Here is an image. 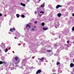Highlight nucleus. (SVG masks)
I'll return each mask as SVG.
<instances>
[{
	"instance_id": "obj_1",
	"label": "nucleus",
	"mask_w": 74,
	"mask_h": 74,
	"mask_svg": "<svg viewBox=\"0 0 74 74\" xmlns=\"http://www.w3.org/2000/svg\"><path fill=\"white\" fill-rule=\"evenodd\" d=\"M12 60L14 63H15V65L16 64H18V63H19V60L18 59V57H16L14 60V59L13 60Z\"/></svg>"
},
{
	"instance_id": "obj_2",
	"label": "nucleus",
	"mask_w": 74,
	"mask_h": 74,
	"mask_svg": "<svg viewBox=\"0 0 74 74\" xmlns=\"http://www.w3.org/2000/svg\"><path fill=\"white\" fill-rule=\"evenodd\" d=\"M53 25L56 28H58L60 25L59 23L57 22H55L53 23Z\"/></svg>"
},
{
	"instance_id": "obj_3",
	"label": "nucleus",
	"mask_w": 74,
	"mask_h": 74,
	"mask_svg": "<svg viewBox=\"0 0 74 74\" xmlns=\"http://www.w3.org/2000/svg\"><path fill=\"white\" fill-rule=\"evenodd\" d=\"M26 64V59H23L21 65L23 66H25Z\"/></svg>"
},
{
	"instance_id": "obj_4",
	"label": "nucleus",
	"mask_w": 74,
	"mask_h": 74,
	"mask_svg": "<svg viewBox=\"0 0 74 74\" xmlns=\"http://www.w3.org/2000/svg\"><path fill=\"white\" fill-rule=\"evenodd\" d=\"M29 25V24H28L26 26V29L27 30H29V29H30V27H31Z\"/></svg>"
},
{
	"instance_id": "obj_5",
	"label": "nucleus",
	"mask_w": 74,
	"mask_h": 74,
	"mask_svg": "<svg viewBox=\"0 0 74 74\" xmlns=\"http://www.w3.org/2000/svg\"><path fill=\"white\" fill-rule=\"evenodd\" d=\"M16 34V36L17 37H19L21 36L20 34L18 32H16V33L15 34Z\"/></svg>"
},
{
	"instance_id": "obj_6",
	"label": "nucleus",
	"mask_w": 74,
	"mask_h": 74,
	"mask_svg": "<svg viewBox=\"0 0 74 74\" xmlns=\"http://www.w3.org/2000/svg\"><path fill=\"white\" fill-rule=\"evenodd\" d=\"M53 55V52L52 51H50L48 54H47V56H51Z\"/></svg>"
},
{
	"instance_id": "obj_7",
	"label": "nucleus",
	"mask_w": 74,
	"mask_h": 74,
	"mask_svg": "<svg viewBox=\"0 0 74 74\" xmlns=\"http://www.w3.org/2000/svg\"><path fill=\"white\" fill-rule=\"evenodd\" d=\"M1 47L2 48H4L5 47V44L4 43H2L1 45Z\"/></svg>"
},
{
	"instance_id": "obj_8",
	"label": "nucleus",
	"mask_w": 74,
	"mask_h": 74,
	"mask_svg": "<svg viewBox=\"0 0 74 74\" xmlns=\"http://www.w3.org/2000/svg\"><path fill=\"white\" fill-rule=\"evenodd\" d=\"M26 70H29V69H33V67H29V66H27L26 68Z\"/></svg>"
},
{
	"instance_id": "obj_9",
	"label": "nucleus",
	"mask_w": 74,
	"mask_h": 74,
	"mask_svg": "<svg viewBox=\"0 0 74 74\" xmlns=\"http://www.w3.org/2000/svg\"><path fill=\"white\" fill-rule=\"evenodd\" d=\"M16 30V29H15V28L13 27V28L12 29H10V32H13Z\"/></svg>"
},
{
	"instance_id": "obj_10",
	"label": "nucleus",
	"mask_w": 74,
	"mask_h": 74,
	"mask_svg": "<svg viewBox=\"0 0 74 74\" xmlns=\"http://www.w3.org/2000/svg\"><path fill=\"white\" fill-rule=\"evenodd\" d=\"M41 73V70L40 69H39L36 72V74H38L39 73Z\"/></svg>"
},
{
	"instance_id": "obj_11",
	"label": "nucleus",
	"mask_w": 74,
	"mask_h": 74,
	"mask_svg": "<svg viewBox=\"0 0 74 74\" xmlns=\"http://www.w3.org/2000/svg\"><path fill=\"white\" fill-rule=\"evenodd\" d=\"M58 47V45L57 44H55L54 45V49H56Z\"/></svg>"
},
{
	"instance_id": "obj_12",
	"label": "nucleus",
	"mask_w": 74,
	"mask_h": 74,
	"mask_svg": "<svg viewBox=\"0 0 74 74\" xmlns=\"http://www.w3.org/2000/svg\"><path fill=\"white\" fill-rule=\"evenodd\" d=\"M7 64V63L5 62H2L0 61V64Z\"/></svg>"
},
{
	"instance_id": "obj_13",
	"label": "nucleus",
	"mask_w": 74,
	"mask_h": 74,
	"mask_svg": "<svg viewBox=\"0 0 74 74\" xmlns=\"http://www.w3.org/2000/svg\"><path fill=\"white\" fill-rule=\"evenodd\" d=\"M59 7H62V5H58L56 6V9H57V8H58Z\"/></svg>"
},
{
	"instance_id": "obj_14",
	"label": "nucleus",
	"mask_w": 74,
	"mask_h": 74,
	"mask_svg": "<svg viewBox=\"0 0 74 74\" xmlns=\"http://www.w3.org/2000/svg\"><path fill=\"white\" fill-rule=\"evenodd\" d=\"M25 72H26L27 73H25V74H30V72H29V71L27 70H25Z\"/></svg>"
},
{
	"instance_id": "obj_15",
	"label": "nucleus",
	"mask_w": 74,
	"mask_h": 74,
	"mask_svg": "<svg viewBox=\"0 0 74 74\" xmlns=\"http://www.w3.org/2000/svg\"><path fill=\"white\" fill-rule=\"evenodd\" d=\"M20 4H21V5H22V6H23V7H25L26 6V5H25L24 3H20Z\"/></svg>"
},
{
	"instance_id": "obj_16",
	"label": "nucleus",
	"mask_w": 74,
	"mask_h": 74,
	"mask_svg": "<svg viewBox=\"0 0 74 74\" xmlns=\"http://www.w3.org/2000/svg\"><path fill=\"white\" fill-rule=\"evenodd\" d=\"M58 73L57 74H59L60 73H62V71L60 69L58 71Z\"/></svg>"
},
{
	"instance_id": "obj_17",
	"label": "nucleus",
	"mask_w": 74,
	"mask_h": 74,
	"mask_svg": "<svg viewBox=\"0 0 74 74\" xmlns=\"http://www.w3.org/2000/svg\"><path fill=\"white\" fill-rule=\"evenodd\" d=\"M70 66L71 67H74V64H73V63H71L70 64Z\"/></svg>"
},
{
	"instance_id": "obj_18",
	"label": "nucleus",
	"mask_w": 74,
	"mask_h": 74,
	"mask_svg": "<svg viewBox=\"0 0 74 74\" xmlns=\"http://www.w3.org/2000/svg\"><path fill=\"white\" fill-rule=\"evenodd\" d=\"M61 15H62V14H61L60 13L58 14L57 16H58V17H60Z\"/></svg>"
},
{
	"instance_id": "obj_19",
	"label": "nucleus",
	"mask_w": 74,
	"mask_h": 74,
	"mask_svg": "<svg viewBox=\"0 0 74 74\" xmlns=\"http://www.w3.org/2000/svg\"><path fill=\"white\" fill-rule=\"evenodd\" d=\"M43 29L44 30H48V28L45 27H44L43 28Z\"/></svg>"
},
{
	"instance_id": "obj_20",
	"label": "nucleus",
	"mask_w": 74,
	"mask_h": 74,
	"mask_svg": "<svg viewBox=\"0 0 74 74\" xmlns=\"http://www.w3.org/2000/svg\"><path fill=\"white\" fill-rule=\"evenodd\" d=\"M60 51H61V48H60L59 49H58L57 50V52H60Z\"/></svg>"
},
{
	"instance_id": "obj_21",
	"label": "nucleus",
	"mask_w": 74,
	"mask_h": 74,
	"mask_svg": "<svg viewBox=\"0 0 74 74\" xmlns=\"http://www.w3.org/2000/svg\"><path fill=\"white\" fill-rule=\"evenodd\" d=\"M44 57H42L40 59V60L41 62H43V60H44Z\"/></svg>"
},
{
	"instance_id": "obj_22",
	"label": "nucleus",
	"mask_w": 74,
	"mask_h": 74,
	"mask_svg": "<svg viewBox=\"0 0 74 74\" xmlns=\"http://www.w3.org/2000/svg\"><path fill=\"white\" fill-rule=\"evenodd\" d=\"M56 64L57 66L58 65V66H60V63L58 62H57Z\"/></svg>"
},
{
	"instance_id": "obj_23",
	"label": "nucleus",
	"mask_w": 74,
	"mask_h": 74,
	"mask_svg": "<svg viewBox=\"0 0 74 74\" xmlns=\"http://www.w3.org/2000/svg\"><path fill=\"white\" fill-rule=\"evenodd\" d=\"M4 51H5V52H7L8 51V49L7 48H6L4 50Z\"/></svg>"
},
{
	"instance_id": "obj_24",
	"label": "nucleus",
	"mask_w": 74,
	"mask_h": 74,
	"mask_svg": "<svg viewBox=\"0 0 74 74\" xmlns=\"http://www.w3.org/2000/svg\"><path fill=\"white\" fill-rule=\"evenodd\" d=\"M46 51H47V52H48V53H49L50 52H51L52 51H51V50H47Z\"/></svg>"
},
{
	"instance_id": "obj_25",
	"label": "nucleus",
	"mask_w": 74,
	"mask_h": 74,
	"mask_svg": "<svg viewBox=\"0 0 74 74\" xmlns=\"http://www.w3.org/2000/svg\"><path fill=\"white\" fill-rule=\"evenodd\" d=\"M45 6V4H44V3H43L42 5H41V7H44V6Z\"/></svg>"
},
{
	"instance_id": "obj_26",
	"label": "nucleus",
	"mask_w": 74,
	"mask_h": 74,
	"mask_svg": "<svg viewBox=\"0 0 74 74\" xmlns=\"http://www.w3.org/2000/svg\"><path fill=\"white\" fill-rule=\"evenodd\" d=\"M16 16L17 18H19V16H20V15H19L18 14H16Z\"/></svg>"
},
{
	"instance_id": "obj_27",
	"label": "nucleus",
	"mask_w": 74,
	"mask_h": 74,
	"mask_svg": "<svg viewBox=\"0 0 74 74\" xmlns=\"http://www.w3.org/2000/svg\"><path fill=\"white\" fill-rule=\"evenodd\" d=\"M58 54H59V52H57L55 54H54V56H58Z\"/></svg>"
},
{
	"instance_id": "obj_28",
	"label": "nucleus",
	"mask_w": 74,
	"mask_h": 74,
	"mask_svg": "<svg viewBox=\"0 0 74 74\" xmlns=\"http://www.w3.org/2000/svg\"><path fill=\"white\" fill-rule=\"evenodd\" d=\"M41 25L42 26H44V25H45V23H41Z\"/></svg>"
},
{
	"instance_id": "obj_29",
	"label": "nucleus",
	"mask_w": 74,
	"mask_h": 74,
	"mask_svg": "<svg viewBox=\"0 0 74 74\" xmlns=\"http://www.w3.org/2000/svg\"><path fill=\"white\" fill-rule=\"evenodd\" d=\"M52 72H53V73H55V72H56V70L55 69H53L52 70Z\"/></svg>"
},
{
	"instance_id": "obj_30",
	"label": "nucleus",
	"mask_w": 74,
	"mask_h": 74,
	"mask_svg": "<svg viewBox=\"0 0 74 74\" xmlns=\"http://www.w3.org/2000/svg\"><path fill=\"white\" fill-rule=\"evenodd\" d=\"M40 13L41 14H42H42H44V12L43 11H40Z\"/></svg>"
},
{
	"instance_id": "obj_31",
	"label": "nucleus",
	"mask_w": 74,
	"mask_h": 74,
	"mask_svg": "<svg viewBox=\"0 0 74 74\" xmlns=\"http://www.w3.org/2000/svg\"><path fill=\"white\" fill-rule=\"evenodd\" d=\"M21 16L22 18H25V15H21Z\"/></svg>"
},
{
	"instance_id": "obj_32",
	"label": "nucleus",
	"mask_w": 74,
	"mask_h": 74,
	"mask_svg": "<svg viewBox=\"0 0 74 74\" xmlns=\"http://www.w3.org/2000/svg\"><path fill=\"white\" fill-rule=\"evenodd\" d=\"M14 69V68L13 67H12L11 68V70H13Z\"/></svg>"
},
{
	"instance_id": "obj_33",
	"label": "nucleus",
	"mask_w": 74,
	"mask_h": 74,
	"mask_svg": "<svg viewBox=\"0 0 74 74\" xmlns=\"http://www.w3.org/2000/svg\"><path fill=\"white\" fill-rule=\"evenodd\" d=\"M30 58H26L24 59H26V61L27 59H30Z\"/></svg>"
},
{
	"instance_id": "obj_34",
	"label": "nucleus",
	"mask_w": 74,
	"mask_h": 74,
	"mask_svg": "<svg viewBox=\"0 0 74 74\" xmlns=\"http://www.w3.org/2000/svg\"><path fill=\"white\" fill-rule=\"evenodd\" d=\"M52 34L53 36H54V35H55V33H54L53 32L52 33Z\"/></svg>"
},
{
	"instance_id": "obj_35",
	"label": "nucleus",
	"mask_w": 74,
	"mask_h": 74,
	"mask_svg": "<svg viewBox=\"0 0 74 74\" xmlns=\"http://www.w3.org/2000/svg\"><path fill=\"white\" fill-rule=\"evenodd\" d=\"M72 31H74V27H73L72 28Z\"/></svg>"
},
{
	"instance_id": "obj_36",
	"label": "nucleus",
	"mask_w": 74,
	"mask_h": 74,
	"mask_svg": "<svg viewBox=\"0 0 74 74\" xmlns=\"http://www.w3.org/2000/svg\"><path fill=\"white\" fill-rule=\"evenodd\" d=\"M60 61V58L59 57L58 58V61L59 62Z\"/></svg>"
},
{
	"instance_id": "obj_37",
	"label": "nucleus",
	"mask_w": 74,
	"mask_h": 74,
	"mask_svg": "<svg viewBox=\"0 0 74 74\" xmlns=\"http://www.w3.org/2000/svg\"><path fill=\"white\" fill-rule=\"evenodd\" d=\"M41 9V8L40 7L38 8V10H40Z\"/></svg>"
},
{
	"instance_id": "obj_38",
	"label": "nucleus",
	"mask_w": 74,
	"mask_h": 74,
	"mask_svg": "<svg viewBox=\"0 0 74 74\" xmlns=\"http://www.w3.org/2000/svg\"><path fill=\"white\" fill-rule=\"evenodd\" d=\"M23 46L24 47H25V44L23 43Z\"/></svg>"
},
{
	"instance_id": "obj_39",
	"label": "nucleus",
	"mask_w": 74,
	"mask_h": 74,
	"mask_svg": "<svg viewBox=\"0 0 74 74\" xmlns=\"http://www.w3.org/2000/svg\"><path fill=\"white\" fill-rule=\"evenodd\" d=\"M31 30L32 32H33V30H34V29L33 28Z\"/></svg>"
},
{
	"instance_id": "obj_40",
	"label": "nucleus",
	"mask_w": 74,
	"mask_h": 74,
	"mask_svg": "<svg viewBox=\"0 0 74 74\" xmlns=\"http://www.w3.org/2000/svg\"><path fill=\"white\" fill-rule=\"evenodd\" d=\"M67 15H68V14H67V13H66L65 16H67Z\"/></svg>"
},
{
	"instance_id": "obj_41",
	"label": "nucleus",
	"mask_w": 74,
	"mask_h": 74,
	"mask_svg": "<svg viewBox=\"0 0 74 74\" xmlns=\"http://www.w3.org/2000/svg\"><path fill=\"white\" fill-rule=\"evenodd\" d=\"M39 16H42V14H39Z\"/></svg>"
},
{
	"instance_id": "obj_42",
	"label": "nucleus",
	"mask_w": 74,
	"mask_h": 74,
	"mask_svg": "<svg viewBox=\"0 0 74 74\" xmlns=\"http://www.w3.org/2000/svg\"><path fill=\"white\" fill-rule=\"evenodd\" d=\"M69 40H68L67 41V44H69Z\"/></svg>"
},
{
	"instance_id": "obj_43",
	"label": "nucleus",
	"mask_w": 74,
	"mask_h": 74,
	"mask_svg": "<svg viewBox=\"0 0 74 74\" xmlns=\"http://www.w3.org/2000/svg\"><path fill=\"white\" fill-rule=\"evenodd\" d=\"M34 23L35 24H36V23H37V21H36Z\"/></svg>"
},
{
	"instance_id": "obj_44",
	"label": "nucleus",
	"mask_w": 74,
	"mask_h": 74,
	"mask_svg": "<svg viewBox=\"0 0 74 74\" xmlns=\"http://www.w3.org/2000/svg\"><path fill=\"white\" fill-rule=\"evenodd\" d=\"M57 39H58V38H54V40H57Z\"/></svg>"
},
{
	"instance_id": "obj_45",
	"label": "nucleus",
	"mask_w": 74,
	"mask_h": 74,
	"mask_svg": "<svg viewBox=\"0 0 74 74\" xmlns=\"http://www.w3.org/2000/svg\"><path fill=\"white\" fill-rule=\"evenodd\" d=\"M32 52H34V50H32Z\"/></svg>"
},
{
	"instance_id": "obj_46",
	"label": "nucleus",
	"mask_w": 74,
	"mask_h": 74,
	"mask_svg": "<svg viewBox=\"0 0 74 74\" xmlns=\"http://www.w3.org/2000/svg\"><path fill=\"white\" fill-rule=\"evenodd\" d=\"M61 48L62 49H63V48H64V47H61Z\"/></svg>"
},
{
	"instance_id": "obj_47",
	"label": "nucleus",
	"mask_w": 74,
	"mask_h": 74,
	"mask_svg": "<svg viewBox=\"0 0 74 74\" xmlns=\"http://www.w3.org/2000/svg\"><path fill=\"white\" fill-rule=\"evenodd\" d=\"M32 59H34V57H32Z\"/></svg>"
},
{
	"instance_id": "obj_48",
	"label": "nucleus",
	"mask_w": 74,
	"mask_h": 74,
	"mask_svg": "<svg viewBox=\"0 0 74 74\" xmlns=\"http://www.w3.org/2000/svg\"><path fill=\"white\" fill-rule=\"evenodd\" d=\"M2 15V14L1 13H0V16H1Z\"/></svg>"
},
{
	"instance_id": "obj_49",
	"label": "nucleus",
	"mask_w": 74,
	"mask_h": 74,
	"mask_svg": "<svg viewBox=\"0 0 74 74\" xmlns=\"http://www.w3.org/2000/svg\"><path fill=\"white\" fill-rule=\"evenodd\" d=\"M5 74H8V72H7Z\"/></svg>"
},
{
	"instance_id": "obj_50",
	"label": "nucleus",
	"mask_w": 74,
	"mask_h": 74,
	"mask_svg": "<svg viewBox=\"0 0 74 74\" xmlns=\"http://www.w3.org/2000/svg\"><path fill=\"white\" fill-rule=\"evenodd\" d=\"M15 67H18V65H15Z\"/></svg>"
},
{
	"instance_id": "obj_51",
	"label": "nucleus",
	"mask_w": 74,
	"mask_h": 74,
	"mask_svg": "<svg viewBox=\"0 0 74 74\" xmlns=\"http://www.w3.org/2000/svg\"><path fill=\"white\" fill-rule=\"evenodd\" d=\"M71 74H74V72H71Z\"/></svg>"
},
{
	"instance_id": "obj_52",
	"label": "nucleus",
	"mask_w": 74,
	"mask_h": 74,
	"mask_svg": "<svg viewBox=\"0 0 74 74\" xmlns=\"http://www.w3.org/2000/svg\"><path fill=\"white\" fill-rule=\"evenodd\" d=\"M34 13L35 14H37V12H35Z\"/></svg>"
},
{
	"instance_id": "obj_53",
	"label": "nucleus",
	"mask_w": 74,
	"mask_h": 74,
	"mask_svg": "<svg viewBox=\"0 0 74 74\" xmlns=\"http://www.w3.org/2000/svg\"><path fill=\"white\" fill-rule=\"evenodd\" d=\"M72 16H74V13L72 14Z\"/></svg>"
},
{
	"instance_id": "obj_54",
	"label": "nucleus",
	"mask_w": 74,
	"mask_h": 74,
	"mask_svg": "<svg viewBox=\"0 0 74 74\" xmlns=\"http://www.w3.org/2000/svg\"><path fill=\"white\" fill-rule=\"evenodd\" d=\"M29 0H27V2H29Z\"/></svg>"
},
{
	"instance_id": "obj_55",
	"label": "nucleus",
	"mask_w": 74,
	"mask_h": 74,
	"mask_svg": "<svg viewBox=\"0 0 74 74\" xmlns=\"http://www.w3.org/2000/svg\"><path fill=\"white\" fill-rule=\"evenodd\" d=\"M12 65H13V66L14 67V66H15V64H12Z\"/></svg>"
},
{
	"instance_id": "obj_56",
	"label": "nucleus",
	"mask_w": 74,
	"mask_h": 74,
	"mask_svg": "<svg viewBox=\"0 0 74 74\" xmlns=\"http://www.w3.org/2000/svg\"><path fill=\"white\" fill-rule=\"evenodd\" d=\"M67 48H69V45H67Z\"/></svg>"
},
{
	"instance_id": "obj_57",
	"label": "nucleus",
	"mask_w": 74,
	"mask_h": 74,
	"mask_svg": "<svg viewBox=\"0 0 74 74\" xmlns=\"http://www.w3.org/2000/svg\"><path fill=\"white\" fill-rule=\"evenodd\" d=\"M21 69H22L23 70V69H24V68H22V67H21Z\"/></svg>"
},
{
	"instance_id": "obj_58",
	"label": "nucleus",
	"mask_w": 74,
	"mask_h": 74,
	"mask_svg": "<svg viewBox=\"0 0 74 74\" xmlns=\"http://www.w3.org/2000/svg\"><path fill=\"white\" fill-rule=\"evenodd\" d=\"M14 38H15V39H16V38H17L16 37H14Z\"/></svg>"
},
{
	"instance_id": "obj_59",
	"label": "nucleus",
	"mask_w": 74,
	"mask_h": 74,
	"mask_svg": "<svg viewBox=\"0 0 74 74\" xmlns=\"http://www.w3.org/2000/svg\"><path fill=\"white\" fill-rule=\"evenodd\" d=\"M40 1H38V3H40Z\"/></svg>"
},
{
	"instance_id": "obj_60",
	"label": "nucleus",
	"mask_w": 74,
	"mask_h": 74,
	"mask_svg": "<svg viewBox=\"0 0 74 74\" xmlns=\"http://www.w3.org/2000/svg\"><path fill=\"white\" fill-rule=\"evenodd\" d=\"M29 48H30V47H32V46L30 45L29 46Z\"/></svg>"
},
{
	"instance_id": "obj_61",
	"label": "nucleus",
	"mask_w": 74,
	"mask_h": 74,
	"mask_svg": "<svg viewBox=\"0 0 74 74\" xmlns=\"http://www.w3.org/2000/svg\"><path fill=\"white\" fill-rule=\"evenodd\" d=\"M53 74H56V73H53Z\"/></svg>"
},
{
	"instance_id": "obj_62",
	"label": "nucleus",
	"mask_w": 74,
	"mask_h": 74,
	"mask_svg": "<svg viewBox=\"0 0 74 74\" xmlns=\"http://www.w3.org/2000/svg\"><path fill=\"white\" fill-rule=\"evenodd\" d=\"M50 5H48V6H49H49H50Z\"/></svg>"
},
{
	"instance_id": "obj_63",
	"label": "nucleus",
	"mask_w": 74,
	"mask_h": 74,
	"mask_svg": "<svg viewBox=\"0 0 74 74\" xmlns=\"http://www.w3.org/2000/svg\"><path fill=\"white\" fill-rule=\"evenodd\" d=\"M14 69H15V70H16V68H15Z\"/></svg>"
},
{
	"instance_id": "obj_64",
	"label": "nucleus",
	"mask_w": 74,
	"mask_h": 74,
	"mask_svg": "<svg viewBox=\"0 0 74 74\" xmlns=\"http://www.w3.org/2000/svg\"><path fill=\"white\" fill-rule=\"evenodd\" d=\"M73 44H74V41H73Z\"/></svg>"
}]
</instances>
